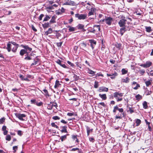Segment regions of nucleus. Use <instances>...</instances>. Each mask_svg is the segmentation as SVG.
<instances>
[{
    "mask_svg": "<svg viewBox=\"0 0 153 153\" xmlns=\"http://www.w3.org/2000/svg\"><path fill=\"white\" fill-rule=\"evenodd\" d=\"M21 46L24 49H22L20 51L19 54L20 56H23L25 54L24 59L26 60H30L33 59V57L34 54L33 52H30L32 51V48L26 45H22Z\"/></svg>",
    "mask_w": 153,
    "mask_h": 153,
    "instance_id": "f257e3e1",
    "label": "nucleus"
},
{
    "mask_svg": "<svg viewBox=\"0 0 153 153\" xmlns=\"http://www.w3.org/2000/svg\"><path fill=\"white\" fill-rule=\"evenodd\" d=\"M117 110L119 111V113H118L116 115L115 119H122L123 117H125L123 109L122 108H119L118 105H117L114 107L113 112L114 113H116Z\"/></svg>",
    "mask_w": 153,
    "mask_h": 153,
    "instance_id": "f03ea898",
    "label": "nucleus"
},
{
    "mask_svg": "<svg viewBox=\"0 0 153 153\" xmlns=\"http://www.w3.org/2000/svg\"><path fill=\"white\" fill-rule=\"evenodd\" d=\"M113 19L111 17H105V18L103 19H101L100 21V22H105L106 24L108 25H110L111 24Z\"/></svg>",
    "mask_w": 153,
    "mask_h": 153,
    "instance_id": "7ed1b4c3",
    "label": "nucleus"
},
{
    "mask_svg": "<svg viewBox=\"0 0 153 153\" xmlns=\"http://www.w3.org/2000/svg\"><path fill=\"white\" fill-rule=\"evenodd\" d=\"M11 44L14 45V46H19V45L16 43L15 42H9L7 44V47L6 49L7 50V51L8 52H10L11 51V48L12 47V45Z\"/></svg>",
    "mask_w": 153,
    "mask_h": 153,
    "instance_id": "20e7f679",
    "label": "nucleus"
},
{
    "mask_svg": "<svg viewBox=\"0 0 153 153\" xmlns=\"http://www.w3.org/2000/svg\"><path fill=\"white\" fill-rule=\"evenodd\" d=\"M75 17L79 20H84L87 18V14L77 13L75 14Z\"/></svg>",
    "mask_w": 153,
    "mask_h": 153,
    "instance_id": "39448f33",
    "label": "nucleus"
},
{
    "mask_svg": "<svg viewBox=\"0 0 153 153\" xmlns=\"http://www.w3.org/2000/svg\"><path fill=\"white\" fill-rule=\"evenodd\" d=\"M15 115L16 117L18 118L20 120L24 121L25 120L23 118L26 117V115L24 114H21L19 113H16L15 114Z\"/></svg>",
    "mask_w": 153,
    "mask_h": 153,
    "instance_id": "423d86ee",
    "label": "nucleus"
},
{
    "mask_svg": "<svg viewBox=\"0 0 153 153\" xmlns=\"http://www.w3.org/2000/svg\"><path fill=\"white\" fill-rule=\"evenodd\" d=\"M127 20L124 19H122L120 20V21L119 22L118 24L119 26L120 27H123L125 26V24L126 23V22L127 21Z\"/></svg>",
    "mask_w": 153,
    "mask_h": 153,
    "instance_id": "0eeeda50",
    "label": "nucleus"
},
{
    "mask_svg": "<svg viewBox=\"0 0 153 153\" xmlns=\"http://www.w3.org/2000/svg\"><path fill=\"white\" fill-rule=\"evenodd\" d=\"M108 88L104 86L100 87L99 88L98 91L99 92H108Z\"/></svg>",
    "mask_w": 153,
    "mask_h": 153,
    "instance_id": "6e6552de",
    "label": "nucleus"
},
{
    "mask_svg": "<svg viewBox=\"0 0 153 153\" xmlns=\"http://www.w3.org/2000/svg\"><path fill=\"white\" fill-rule=\"evenodd\" d=\"M145 122L146 123V124L148 126V130L151 131H152V125L151 124V123L149 122H148L147 120L146 119L145 120Z\"/></svg>",
    "mask_w": 153,
    "mask_h": 153,
    "instance_id": "1a4fd4ad",
    "label": "nucleus"
},
{
    "mask_svg": "<svg viewBox=\"0 0 153 153\" xmlns=\"http://www.w3.org/2000/svg\"><path fill=\"white\" fill-rule=\"evenodd\" d=\"M89 42L91 43L90 46H91L92 49H93L94 48V46L96 44V41L93 39H91L89 40Z\"/></svg>",
    "mask_w": 153,
    "mask_h": 153,
    "instance_id": "9d476101",
    "label": "nucleus"
},
{
    "mask_svg": "<svg viewBox=\"0 0 153 153\" xmlns=\"http://www.w3.org/2000/svg\"><path fill=\"white\" fill-rule=\"evenodd\" d=\"M74 2L71 1H68L63 4L65 5H74L75 4Z\"/></svg>",
    "mask_w": 153,
    "mask_h": 153,
    "instance_id": "9b49d317",
    "label": "nucleus"
},
{
    "mask_svg": "<svg viewBox=\"0 0 153 153\" xmlns=\"http://www.w3.org/2000/svg\"><path fill=\"white\" fill-rule=\"evenodd\" d=\"M117 73H115L114 74H107V75L108 76H110V77L111 79H114L115 76H117Z\"/></svg>",
    "mask_w": 153,
    "mask_h": 153,
    "instance_id": "f8f14e48",
    "label": "nucleus"
},
{
    "mask_svg": "<svg viewBox=\"0 0 153 153\" xmlns=\"http://www.w3.org/2000/svg\"><path fill=\"white\" fill-rule=\"evenodd\" d=\"M95 10L96 9L95 8H91L90 11L88 13V16H90L92 15H94V12Z\"/></svg>",
    "mask_w": 153,
    "mask_h": 153,
    "instance_id": "ddd939ff",
    "label": "nucleus"
},
{
    "mask_svg": "<svg viewBox=\"0 0 153 153\" xmlns=\"http://www.w3.org/2000/svg\"><path fill=\"white\" fill-rule=\"evenodd\" d=\"M130 80V79L128 77H127L126 79L122 78L121 79V82H122L128 83L129 82Z\"/></svg>",
    "mask_w": 153,
    "mask_h": 153,
    "instance_id": "4468645a",
    "label": "nucleus"
},
{
    "mask_svg": "<svg viewBox=\"0 0 153 153\" xmlns=\"http://www.w3.org/2000/svg\"><path fill=\"white\" fill-rule=\"evenodd\" d=\"M99 96L102 99V100H105L107 98L106 95L105 94H99Z\"/></svg>",
    "mask_w": 153,
    "mask_h": 153,
    "instance_id": "2eb2a0df",
    "label": "nucleus"
},
{
    "mask_svg": "<svg viewBox=\"0 0 153 153\" xmlns=\"http://www.w3.org/2000/svg\"><path fill=\"white\" fill-rule=\"evenodd\" d=\"M56 19V17L55 16H52L51 18V20H50L49 21V23L50 24H52L56 22V21H55V19Z\"/></svg>",
    "mask_w": 153,
    "mask_h": 153,
    "instance_id": "dca6fc26",
    "label": "nucleus"
},
{
    "mask_svg": "<svg viewBox=\"0 0 153 153\" xmlns=\"http://www.w3.org/2000/svg\"><path fill=\"white\" fill-rule=\"evenodd\" d=\"M126 30V28L125 27H123L120 29V33L121 36H122Z\"/></svg>",
    "mask_w": 153,
    "mask_h": 153,
    "instance_id": "f3484780",
    "label": "nucleus"
},
{
    "mask_svg": "<svg viewBox=\"0 0 153 153\" xmlns=\"http://www.w3.org/2000/svg\"><path fill=\"white\" fill-rule=\"evenodd\" d=\"M61 85L60 84L59 81L58 80H56L55 82V85H54V87L55 88H56L59 87Z\"/></svg>",
    "mask_w": 153,
    "mask_h": 153,
    "instance_id": "a211bd4d",
    "label": "nucleus"
},
{
    "mask_svg": "<svg viewBox=\"0 0 153 153\" xmlns=\"http://www.w3.org/2000/svg\"><path fill=\"white\" fill-rule=\"evenodd\" d=\"M93 130V129H91L88 126L86 127V130L87 133V136H88L89 135L90 132L92 131Z\"/></svg>",
    "mask_w": 153,
    "mask_h": 153,
    "instance_id": "6ab92c4d",
    "label": "nucleus"
},
{
    "mask_svg": "<svg viewBox=\"0 0 153 153\" xmlns=\"http://www.w3.org/2000/svg\"><path fill=\"white\" fill-rule=\"evenodd\" d=\"M143 108L144 109H146L148 108V106L147 105V103L146 101H144L143 102Z\"/></svg>",
    "mask_w": 153,
    "mask_h": 153,
    "instance_id": "aec40b11",
    "label": "nucleus"
},
{
    "mask_svg": "<svg viewBox=\"0 0 153 153\" xmlns=\"http://www.w3.org/2000/svg\"><path fill=\"white\" fill-rule=\"evenodd\" d=\"M52 32V29L51 28H49L48 30L46 31L45 33V34L46 35H48L49 34L51 33Z\"/></svg>",
    "mask_w": 153,
    "mask_h": 153,
    "instance_id": "412c9836",
    "label": "nucleus"
},
{
    "mask_svg": "<svg viewBox=\"0 0 153 153\" xmlns=\"http://www.w3.org/2000/svg\"><path fill=\"white\" fill-rule=\"evenodd\" d=\"M67 127L66 126H63L62 127V129L61 130V132L62 133H67Z\"/></svg>",
    "mask_w": 153,
    "mask_h": 153,
    "instance_id": "4be33fe9",
    "label": "nucleus"
},
{
    "mask_svg": "<svg viewBox=\"0 0 153 153\" xmlns=\"http://www.w3.org/2000/svg\"><path fill=\"white\" fill-rule=\"evenodd\" d=\"M49 23H45L44 24L42 25V26L44 29H46L47 28L49 27Z\"/></svg>",
    "mask_w": 153,
    "mask_h": 153,
    "instance_id": "5701e85b",
    "label": "nucleus"
},
{
    "mask_svg": "<svg viewBox=\"0 0 153 153\" xmlns=\"http://www.w3.org/2000/svg\"><path fill=\"white\" fill-rule=\"evenodd\" d=\"M145 64L146 68H147L150 66L152 65V63L150 61H147L146 62Z\"/></svg>",
    "mask_w": 153,
    "mask_h": 153,
    "instance_id": "b1692460",
    "label": "nucleus"
},
{
    "mask_svg": "<svg viewBox=\"0 0 153 153\" xmlns=\"http://www.w3.org/2000/svg\"><path fill=\"white\" fill-rule=\"evenodd\" d=\"M68 135V134H67L61 137L60 139L61 140V141L63 142L64 140H65L67 139V136Z\"/></svg>",
    "mask_w": 153,
    "mask_h": 153,
    "instance_id": "393cba45",
    "label": "nucleus"
},
{
    "mask_svg": "<svg viewBox=\"0 0 153 153\" xmlns=\"http://www.w3.org/2000/svg\"><path fill=\"white\" fill-rule=\"evenodd\" d=\"M136 126H139L140 125V124L141 123V121L139 119H137L136 120Z\"/></svg>",
    "mask_w": 153,
    "mask_h": 153,
    "instance_id": "a878e982",
    "label": "nucleus"
},
{
    "mask_svg": "<svg viewBox=\"0 0 153 153\" xmlns=\"http://www.w3.org/2000/svg\"><path fill=\"white\" fill-rule=\"evenodd\" d=\"M18 46H14V47H13L12 49V52L14 53H16V52Z\"/></svg>",
    "mask_w": 153,
    "mask_h": 153,
    "instance_id": "bb28decb",
    "label": "nucleus"
},
{
    "mask_svg": "<svg viewBox=\"0 0 153 153\" xmlns=\"http://www.w3.org/2000/svg\"><path fill=\"white\" fill-rule=\"evenodd\" d=\"M135 97L136 100H137L138 101H139L140 100L142 99V96L139 94L135 96Z\"/></svg>",
    "mask_w": 153,
    "mask_h": 153,
    "instance_id": "cd10ccee",
    "label": "nucleus"
},
{
    "mask_svg": "<svg viewBox=\"0 0 153 153\" xmlns=\"http://www.w3.org/2000/svg\"><path fill=\"white\" fill-rule=\"evenodd\" d=\"M145 28L146 31L149 33L152 30L151 27H146Z\"/></svg>",
    "mask_w": 153,
    "mask_h": 153,
    "instance_id": "c85d7f7f",
    "label": "nucleus"
},
{
    "mask_svg": "<svg viewBox=\"0 0 153 153\" xmlns=\"http://www.w3.org/2000/svg\"><path fill=\"white\" fill-rule=\"evenodd\" d=\"M96 72H94L91 69H90L89 68H88V73H89V74L93 75H94V74Z\"/></svg>",
    "mask_w": 153,
    "mask_h": 153,
    "instance_id": "c756f323",
    "label": "nucleus"
},
{
    "mask_svg": "<svg viewBox=\"0 0 153 153\" xmlns=\"http://www.w3.org/2000/svg\"><path fill=\"white\" fill-rule=\"evenodd\" d=\"M53 107L52 102H51L50 104L48 105L47 108L49 110H51L52 109Z\"/></svg>",
    "mask_w": 153,
    "mask_h": 153,
    "instance_id": "7c9ffc66",
    "label": "nucleus"
},
{
    "mask_svg": "<svg viewBox=\"0 0 153 153\" xmlns=\"http://www.w3.org/2000/svg\"><path fill=\"white\" fill-rule=\"evenodd\" d=\"M84 27V25L81 24H79L77 26V27L78 29L81 30L82 29H83V27Z\"/></svg>",
    "mask_w": 153,
    "mask_h": 153,
    "instance_id": "2f4dec72",
    "label": "nucleus"
},
{
    "mask_svg": "<svg viewBox=\"0 0 153 153\" xmlns=\"http://www.w3.org/2000/svg\"><path fill=\"white\" fill-rule=\"evenodd\" d=\"M145 93L146 95H148L151 94L152 93V92L151 91H149L147 89L145 91Z\"/></svg>",
    "mask_w": 153,
    "mask_h": 153,
    "instance_id": "473e14b6",
    "label": "nucleus"
},
{
    "mask_svg": "<svg viewBox=\"0 0 153 153\" xmlns=\"http://www.w3.org/2000/svg\"><path fill=\"white\" fill-rule=\"evenodd\" d=\"M43 91L44 92V94L45 95V96L48 97L50 95L48 94V92L47 90L46 89H44Z\"/></svg>",
    "mask_w": 153,
    "mask_h": 153,
    "instance_id": "72a5a7b5",
    "label": "nucleus"
},
{
    "mask_svg": "<svg viewBox=\"0 0 153 153\" xmlns=\"http://www.w3.org/2000/svg\"><path fill=\"white\" fill-rule=\"evenodd\" d=\"M99 86V82H98L95 81L94 82V87L96 88H98Z\"/></svg>",
    "mask_w": 153,
    "mask_h": 153,
    "instance_id": "f704fd0d",
    "label": "nucleus"
},
{
    "mask_svg": "<svg viewBox=\"0 0 153 153\" xmlns=\"http://www.w3.org/2000/svg\"><path fill=\"white\" fill-rule=\"evenodd\" d=\"M50 19V17L48 15H46L45 17L43 20V22L47 21L48 20Z\"/></svg>",
    "mask_w": 153,
    "mask_h": 153,
    "instance_id": "c9c22d12",
    "label": "nucleus"
},
{
    "mask_svg": "<svg viewBox=\"0 0 153 153\" xmlns=\"http://www.w3.org/2000/svg\"><path fill=\"white\" fill-rule=\"evenodd\" d=\"M56 62L60 66L64 62L63 61H61L59 59H57V60L56 61Z\"/></svg>",
    "mask_w": 153,
    "mask_h": 153,
    "instance_id": "e433bc0d",
    "label": "nucleus"
},
{
    "mask_svg": "<svg viewBox=\"0 0 153 153\" xmlns=\"http://www.w3.org/2000/svg\"><path fill=\"white\" fill-rule=\"evenodd\" d=\"M121 71L122 74H126L128 72V71L124 68H123L122 69Z\"/></svg>",
    "mask_w": 153,
    "mask_h": 153,
    "instance_id": "4c0bfd02",
    "label": "nucleus"
},
{
    "mask_svg": "<svg viewBox=\"0 0 153 153\" xmlns=\"http://www.w3.org/2000/svg\"><path fill=\"white\" fill-rule=\"evenodd\" d=\"M115 46L116 47L118 48L119 49H120L121 46V45L120 44H118L117 43H116L115 44Z\"/></svg>",
    "mask_w": 153,
    "mask_h": 153,
    "instance_id": "58836bf2",
    "label": "nucleus"
},
{
    "mask_svg": "<svg viewBox=\"0 0 153 153\" xmlns=\"http://www.w3.org/2000/svg\"><path fill=\"white\" fill-rule=\"evenodd\" d=\"M80 45L82 48H86V43L85 42L82 43L80 44Z\"/></svg>",
    "mask_w": 153,
    "mask_h": 153,
    "instance_id": "ea45409f",
    "label": "nucleus"
},
{
    "mask_svg": "<svg viewBox=\"0 0 153 153\" xmlns=\"http://www.w3.org/2000/svg\"><path fill=\"white\" fill-rule=\"evenodd\" d=\"M68 27H69L68 30L70 32L73 31L75 30L74 27H71L70 26H69Z\"/></svg>",
    "mask_w": 153,
    "mask_h": 153,
    "instance_id": "a19ab883",
    "label": "nucleus"
},
{
    "mask_svg": "<svg viewBox=\"0 0 153 153\" xmlns=\"http://www.w3.org/2000/svg\"><path fill=\"white\" fill-rule=\"evenodd\" d=\"M6 140H7L9 141L11 140V136L10 135H7L6 137Z\"/></svg>",
    "mask_w": 153,
    "mask_h": 153,
    "instance_id": "79ce46f5",
    "label": "nucleus"
},
{
    "mask_svg": "<svg viewBox=\"0 0 153 153\" xmlns=\"http://www.w3.org/2000/svg\"><path fill=\"white\" fill-rule=\"evenodd\" d=\"M147 87L149 86V85L151 84V82L150 80L146 81L145 82Z\"/></svg>",
    "mask_w": 153,
    "mask_h": 153,
    "instance_id": "37998d69",
    "label": "nucleus"
},
{
    "mask_svg": "<svg viewBox=\"0 0 153 153\" xmlns=\"http://www.w3.org/2000/svg\"><path fill=\"white\" fill-rule=\"evenodd\" d=\"M5 118L4 117L0 119V124H3L5 120Z\"/></svg>",
    "mask_w": 153,
    "mask_h": 153,
    "instance_id": "c03bdc74",
    "label": "nucleus"
},
{
    "mask_svg": "<svg viewBox=\"0 0 153 153\" xmlns=\"http://www.w3.org/2000/svg\"><path fill=\"white\" fill-rule=\"evenodd\" d=\"M31 104H33L36 105L37 103V101L35 99L31 100H30Z\"/></svg>",
    "mask_w": 153,
    "mask_h": 153,
    "instance_id": "a18cd8bd",
    "label": "nucleus"
},
{
    "mask_svg": "<svg viewBox=\"0 0 153 153\" xmlns=\"http://www.w3.org/2000/svg\"><path fill=\"white\" fill-rule=\"evenodd\" d=\"M34 56H33V59L34 60V62L33 63H32L31 64V66H33V65H37L38 64V62H37V61H35V59L34 58ZM32 60H33V59Z\"/></svg>",
    "mask_w": 153,
    "mask_h": 153,
    "instance_id": "49530a36",
    "label": "nucleus"
},
{
    "mask_svg": "<svg viewBox=\"0 0 153 153\" xmlns=\"http://www.w3.org/2000/svg\"><path fill=\"white\" fill-rule=\"evenodd\" d=\"M97 105L99 106H100V105H101L104 107H105L106 106V105L104 102H101L97 104Z\"/></svg>",
    "mask_w": 153,
    "mask_h": 153,
    "instance_id": "de8ad7c7",
    "label": "nucleus"
},
{
    "mask_svg": "<svg viewBox=\"0 0 153 153\" xmlns=\"http://www.w3.org/2000/svg\"><path fill=\"white\" fill-rule=\"evenodd\" d=\"M60 118L58 116H54L52 117V119L53 120H59Z\"/></svg>",
    "mask_w": 153,
    "mask_h": 153,
    "instance_id": "09e8293b",
    "label": "nucleus"
},
{
    "mask_svg": "<svg viewBox=\"0 0 153 153\" xmlns=\"http://www.w3.org/2000/svg\"><path fill=\"white\" fill-rule=\"evenodd\" d=\"M94 27H96L97 29H98L99 31H100L101 29L100 25H94Z\"/></svg>",
    "mask_w": 153,
    "mask_h": 153,
    "instance_id": "8fccbe9b",
    "label": "nucleus"
},
{
    "mask_svg": "<svg viewBox=\"0 0 153 153\" xmlns=\"http://www.w3.org/2000/svg\"><path fill=\"white\" fill-rule=\"evenodd\" d=\"M51 125L52 127L56 128H58L59 127L56 125L54 123H51Z\"/></svg>",
    "mask_w": 153,
    "mask_h": 153,
    "instance_id": "3c124183",
    "label": "nucleus"
},
{
    "mask_svg": "<svg viewBox=\"0 0 153 153\" xmlns=\"http://www.w3.org/2000/svg\"><path fill=\"white\" fill-rule=\"evenodd\" d=\"M44 16L43 14H41L38 18V19L39 20H41L42 18Z\"/></svg>",
    "mask_w": 153,
    "mask_h": 153,
    "instance_id": "603ef678",
    "label": "nucleus"
},
{
    "mask_svg": "<svg viewBox=\"0 0 153 153\" xmlns=\"http://www.w3.org/2000/svg\"><path fill=\"white\" fill-rule=\"evenodd\" d=\"M18 147L17 146H14L13 147V152H15L16 150L17 149Z\"/></svg>",
    "mask_w": 153,
    "mask_h": 153,
    "instance_id": "864d4df0",
    "label": "nucleus"
},
{
    "mask_svg": "<svg viewBox=\"0 0 153 153\" xmlns=\"http://www.w3.org/2000/svg\"><path fill=\"white\" fill-rule=\"evenodd\" d=\"M139 72L140 74L143 75V74L145 73V71L144 69H141L139 71Z\"/></svg>",
    "mask_w": 153,
    "mask_h": 153,
    "instance_id": "5fc2aeb1",
    "label": "nucleus"
},
{
    "mask_svg": "<svg viewBox=\"0 0 153 153\" xmlns=\"http://www.w3.org/2000/svg\"><path fill=\"white\" fill-rule=\"evenodd\" d=\"M77 66L79 67L80 69L82 68L81 65L80 64L79 62H76V63Z\"/></svg>",
    "mask_w": 153,
    "mask_h": 153,
    "instance_id": "6e6d98bb",
    "label": "nucleus"
},
{
    "mask_svg": "<svg viewBox=\"0 0 153 153\" xmlns=\"http://www.w3.org/2000/svg\"><path fill=\"white\" fill-rule=\"evenodd\" d=\"M128 111L130 112V114H132L134 112V110L132 109V108L129 107Z\"/></svg>",
    "mask_w": 153,
    "mask_h": 153,
    "instance_id": "4d7b16f0",
    "label": "nucleus"
},
{
    "mask_svg": "<svg viewBox=\"0 0 153 153\" xmlns=\"http://www.w3.org/2000/svg\"><path fill=\"white\" fill-rule=\"evenodd\" d=\"M67 62V63L69 65H70L72 67H74V64L71 63L69 61H68Z\"/></svg>",
    "mask_w": 153,
    "mask_h": 153,
    "instance_id": "13d9d810",
    "label": "nucleus"
},
{
    "mask_svg": "<svg viewBox=\"0 0 153 153\" xmlns=\"http://www.w3.org/2000/svg\"><path fill=\"white\" fill-rule=\"evenodd\" d=\"M140 87V85L139 84H137L136 85V87H134L133 89L134 90H137L138 88Z\"/></svg>",
    "mask_w": 153,
    "mask_h": 153,
    "instance_id": "bf43d9fd",
    "label": "nucleus"
},
{
    "mask_svg": "<svg viewBox=\"0 0 153 153\" xmlns=\"http://www.w3.org/2000/svg\"><path fill=\"white\" fill-rule=\"evenodd\" d=\"M114 97L115 98H117L118 97V92H116L114 94Z\"/></svg>",
    "mask_w": 153,
    "mask_h": 153,
    "instance_id": "052dcab7",
    "label": "nucleus"
},
{
    "mask_svg": "<svg viewBox=\"0 0 153 153\" xmlns=\"http://www.w3.org/2000/svg\"><path fill=\"white\" fill-rule=\"evenodd\" d=\"M102 76V77L103 76V74H102L100 73H97L96 75V77L99 76Z\"/></svg>",
    "mask_w": 153,
    "mask_h": 153,
    "instance_id": "680f3d73",
    "label": "nucleus"
},
{
    "mask_svg": "<svg viewBox=\"0 0 153 153\" xmlns=\"http://www.w3.org/2000/svg\"><path fill=\"white\" fill-rule=\"evenodd\" d=\"M43 104V103L42 102H37V103H36V105L38 106H41V105H42Z\"/></svg>",
    "mask_w": 153,
    "mask_h": 153,
    "instance_id": "e2e57ef3",
    "label": "nucleus"
},
{
    "mask_svg": "<svg viewBox=\"0 0 153 153\" xmlns=\"http://www.w3.org/2000/svg\"><path fill=\"white\" fill-rule=\"evenodd\" d=\"M62 42H58L57 43V45L58 47H61L62 44Z\"/></svg>",
    "mask_w": 153,
    "mask_h": 153,
    "instance_id": "0e129e2a",
    "label": "nucleus"
},
{
    "mask_svg": "<svg viewBox=\"0 0 153 153\" xmlns=\"http://www.w3.org/2000/svg\"><path fill=\"white\" fill-rule=\"evenodd\" d=\"M52 104L53 107L54 106L56 108V107H57V104L56 102H53V103H52Z\"/></svg>",
    "mask_w": 153,
    "mask_h": 153,
    "instance_id": "69168bd1",
    "label": "nucleus"
},
{
    "mask_svg": "<svg viewBox=\"0 0 153 153\" xmlns=\"http://www.w3.org/2000/svg\"><path fill=\"white\" fill-rule=\"evenodd\" d=\"M31 27H32V30L34 31L35 32H36L37 30L36 29V28H35V27H34V26L32 25H31Z\"/></svg>",
    "mask_w": 153,
    "mask_h": 153,
    "instance_id": "338daca9",
    "label": "nucleus"
},
{
    "mask_svg": "<svg viewBox=\"0 0 153 153\" xmlns=\"http://www.w3.org/2000/svg\"><path fill=\"white\" fill-rule=\"evenodd\" d=\"M148 74L149 75L153 76V71L151 70L150 71V73H148Z\"/></svg>",
    "mask_w": 153,
    "mask_h": 153,
    "instance_id": "774afa93",
    "label": "nucleus"
}]
</instances>
